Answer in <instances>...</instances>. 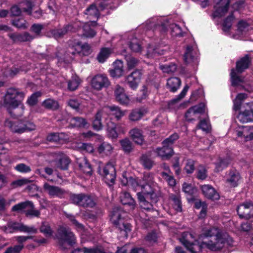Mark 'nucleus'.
Segmentation results:
<instances>
[{
	"label": "nucleus",
	"instance_id": "nucleus-1",
	"mask_svg": "<svg viewBox=\"0 0 253 253\" xmlns=\"http://www.w3.org/2000/svg\"><path fill=\"white\" fill-rule=\"evenodd\" d=\"M203 235L205 237L213 238V240L203 243V245L212 251H217L224 248L228 249L233 245L232 238L218 228H210L204 231Z\"/></svg>",
	"mask_w": 253,
	"mask_h": 253
},
{
	"label": "nucleus",
	"instance_id": "nucleus-2",
	"mask_svg": "<svg viewBox=\"0 0 253 253\" xmlns=\"http://www.w3.org/2000/svg\"><path fill=\"white\" fill-rule=\"evenodd\" d=\"M25 96L23 92H19L14 88L7 89L4 97L3 105L9 110L10 115L15 118L21 117L23 114V107L22 105L16 109L21 105V102Z\"/></svg>",
	"mask_w": 253,
	"mask_h": 253
},
{
	"label": "nucleus",
	"instance_id": "nucleus-3",
	"mask_svg": "<svg viewBox=\"0 0 253 253\" xmlns=\"http://www.w3.org/2000/svg\"><path fill=\"white\" fill-rule=\"evenodd\" d=\"M126 214V213L120 209H117V211H114L113 213H112L113 224L120 230L121 233L124 235L125 238L128 237L132 230L131 225L124 221V218Z\"/></svg>",
	"mask_w": 253,
	"mask_h": 253
},
{
	"label": "nucleus",
	"instance_id": "nucleus-4",
	"mask_svg": "<svg viewBox=\"0 0 253 253\" xmlns=\"http://www.w3.org/2000/svg\"><path fill=\"white\" fill-rule=\"evenodd\" d=\"M4 125L13 133L21 134L26 131H31L36 129V126L32 122L27 121H14L7 119Z\"/></svg>",
	"mask_w": 253,
	"mask_h": 253
},
{
	"label": "nucleus",
	"instance_id": "nucleus-5",
	"mask_svg": "<svg viewBox=\"0 0 253 253\" xmlns=\"http://www.w3.org/2000/svg\"><path fill=\"white\" fill-rule=\"evenodd\" d=\"M250 63L249 56L247 55L236 63V71L232 69L230 73L232 85L237 86L243 83L244 78L238 76L237 73L241 74L249 68Z\"/></svg>",
	"mask_w": 253,
	"mask_h": 253
},
{
	"label": "nucleus",
	"instance_id": "nucleus-6",
	"mask_svg": "<svg viewBox=\"0 0 253 253\" xmlns=\"http://www.w3.org/2000/svg\"><path fill=\"white\" fill-rule=\"evenodd\" d=\"M56 238L59 241L61 247L65 249L64 244L67 243L70 246H73L76 243V237L70 228L60 226L57 230Z\"/></svg>",
	"mask_w": 253,
	"mask_h": 253
},
{
	"label": "nucleus",
	"instance_id": "nucleus-7",
	"mask_svg": "<svg viewBox=\"0 0 253 253\" xmlns=\"http://www.w3.org/2000/svg\"><path fill=\"white\" fill-rule=\"evenodd\" d=\"M178 138V135L177 133H174L166 139L163 142V147L157 148L155 151L158 156L161 157L163 160L169 159L173 154L172 145Z\"/></svg>",
	"mask_w": 253,
	"mask_h": 253
},
{
	"label": "nucleus",
	"instance_id": "nucleus-8",
	"mask_svg": "<svg viewBox=\"0 0 253 253\" xmlns=\"http://www.w3.org/2000/svg\"><path fill=\"white\" fill-rule=\"evenodd\" d=\"M180 241L191 253H197L202 250V245L200 244L194 235L190 232H183L180 238Z\"/></svg>",
	"mask_w": 253,
	"mask_h": 253
},
{
	"label": "nucleus",
	"instance_id": "nucleus-9",
	"mask_svg": "<svg viewBox=\"0 0 253 253\" xmlns=\"http://www.w3.org/2000/svg\"><path fill=\"white\" fill-rule=\"evenodd\" d=\"M0 229L6 234L12 233L16 231L35 233L37 231L34 226H28L22 223L14 221L8 222L6 225L0 226Z\"/></svg>",
	"mask_w": 253,
	"mask_h": 253
},
{
	"label": "nucleus",
	"instance_id": "nucleus-10",
	"mask_svg": "<svg viewBox=\"0 0 253 253\" xmlns=\"http://www.w3.org/2000/svg\"><path fill=\"white\" fill-rule=\"evenodd\" d=\"M233 134L242 141H248L253 138V126L235 125L231 129Z\"/></svg>",
	"mask_w": 253,
	"mask_h": 253
},
{
	"label": "nucleus",
	"instance_id": "nucleus-11",
	"mask_svg": "<svg viewBox=\"0 0 253 253\" xmlns=\"http://www.w3.org/2000/svg\"><path fill=\"white\" fill-rule=\"evenodd\" d=\"M237 211L240 218L250 219L253 218V203L245 202L240 204L237 207Z\"/></svg>",
	"mask_w": 253,
	"mask_h": 253
},
{
	"label": "nucleus",
	"instance_id": "nucleus-12",
	"mask_svg": "<svg viewBox=\"0 0 253 253\" xmlns=\"http://www.w3.org/2000/svg\"><path fill=\"white\" fill-rule=\"evenodd\" d=\"M81 25L80 22L69 24L65 26L63 28L53 29L51 33L54 38L57 39L62 38L69 32H75L77 31L79 27Z\"/></svg>",
	"mask_w": 253,
	"mask_h": 253
},
{
	"label": "nucleus",
	"instance_id": "nucleus-13",
	"mask_svg": "<svg viewBox=\"0 0 253 253\" xmlns=\"http://www.w3.org/2000/svg\"><path fill=\"white\" fill-rule=\"evenodd\" d=\"M110 82L107 76L104 74L94 76L91 81V87L97 90H100L109 85Z\"/></svg>",
	"mask_w": 253,
	"mask_h": 253
},
{
	"label": "nucleus",
	"instance_id": "nucleus-14",
	"mask_svg": "<svg viewBox=\"0 0 253 253\" xmlns=\"http://www.w3.org/2000/svg\"><path fill=\"white\" fill-rule=\"evenodd\" d=\"M230 3V0H219L214 6L215 11L211 14L212 19L221 17L227 12Z\"/></svg>",
	"mask_w": 253,
	"mask_h": 253
},
{
	"label": "nucleus",
	"instance_id": "nucleus-15",
	"mask_svg": "<svg viewBox=\"0 0 253 253\" xmlns=\"http://www.w3.org/2000/svg\"><path fill=\"white\" fill-rule=\"evenodd\" d=\"M205 103H201L190 108L185 114V119L189 122L195 120L198 114L205 112Z\"/></svg>",
	"mask_w": 253,
	"mask_h": 253
},
{
	"label": "nucleus",
	"instance_id": "nucleus-16",
	"mask_svg": "<svg viewBox=\"0 0 253 253\" xmlns=\"http://www.w3.org/2000/svg\"><path fill=\"white\" fill-rule=\"evenodd\" d=\"M246 109L237 116L238 120L242 123L253 122V103L246 104Z\"/></svg>",
	"mask_w": 253,
	"mask_h": 253
},
{
	"label": "nucleus",
	"instance_id": "nucleus-17",
	"mask_svg": "<svg viewBox=\"0 0 253 253\" xmlns=\"http://www.w3.org/2000/svg\"><path fill=\"white\" fill-rule=\"evenodd\" d=\"M142 72L141 70H135L126 78V82L129 86L132 89H135L140 82Z\"/></svg>",
	"mask_w": 253,
	"mask_h": 253
},
{
	"label": "nucleus",
	"instance_id": "nucleus-18",
	"mask_svg": "<svg viewBox=\"0 0 253 253\" xmlns=\"http://www.w3.org/2000/svg\"><path fill=\"white\" fill-rule=\"evenodd\" d=\"M141 192L138 193L137 195L140 194L146 197L147 199H150L152 202H156L157 201V196L156 193L154 192V189L152 185L149 183L141 186Z\"/></svg>",
	"mask_w": 253,
	"mask_h": 253
},
{
	"label": "nucleus",
	"instance_id": "nucleus-19",
	"mask_svg": "<svg viewBox=\"0 0 253 253\" xmlns=\"http://www.w3.org/2000/svg\"><path fill=\"white\" fill-rule=\"evenodd\" d=\"M203 195L205 197L211 200H217L219 195L215 189L210 185H204L201 186Z\"/></svg>",
	"mask_w": 253,
	"mask_h": 253
},
{
	"label": "nucleus",
	"instance_id": "nucleus-20",
	"mask_svg": "<svg viewBox=\"0 0 253 253\" xmlns=\"http://www.w3.org/2000/svg\"><path fill=\"white\" fill-rule=\"evenodd\" d=\"M240 179V174L236 169H230L226 174V183L231 187L237 186Z\"/></svg>",
	"mask_w": 253,
	"mask_h": 253
},
{
	"label": "nucleus",
	"instance_id": "nucleus-21",
	"mask_svg": "<svg viewBox=\"0 0 253 253\" xmlns=\"http://www.w3.org/2000/svg\"><path fill=\"white\" fill-rule=\"evenodd\" d=\"M147 27L161 33H165L167 29L166 24L162 21L161 18H153L149 21Z\"/></svg>",
	"mask_w": 253,
	"mask_h": 253
},
{
	"label": "nucleus",
	"instance_id": "nucleus-22",
	"mask_svg": "<svg viewBox=\"0 0 253 253\" xmlns=\"http://www.w3.org/2000/svg\"><path fill=\"white\" fill-rule=\"evenodd\" d=\"M198 51L195 46L188 45L187 46L183 59L186 63L193 62L198 57Z\"/></svg>",
	"mask_w": 253,
	"mask_h": 253
},
{
	"label": "nucleus",
	"instance_id": "nucleus-23",
	"mask_svg": "<svg viewBox=\"0 0 253 253\" xmlns=\"http://www.w3.org/2000/svg\"><path fill=\"white\" fill-rule=\"evenodd\" d=\"M107 109H111L110 108H104L103 110H100L98 111L95 116V118L93 122V127L94 129L99 130L101 129L102 128V124L101 122V117H103L104 118H106L105 117V112H106V110ZM106 119V124L107 125H109V124L110 123V120L109 119Z\"/></svg>",
	"mask_w": 253,
	"mask_h": 253
},
{
	"label": "nucleus",
	"instance_id": "nucleus-24",
	"mask_svg": "<svg viewBox=\"0 0 253 253\" xmlns=\"http://www.w3.org/2000/svg\"><path fill=\"white\" fill-rule=\"evenodd\" d=\"M43 189L51 197H58L61 198L65 193L64 191L61 188L57 186L50 185L47 183L44 184Z\"/></svg>",
	"mask_w": 253,
	"mask_h": 253
},
{
	"label": "nucleus",
	"instance_id": "nucleus-25",
	"mask_svg": "<svg viewBox=\"0 0 253 253\" xmlns=\"http://www.w3.org/2000/svg\"><path fill=\"white\" fill-rule=\"evenodd\" d=\"M8 36L14 42L30 41L34 39V37L27 32L23 34L10 33Z\"/></svg>",
	"mask_w": 253,
	"mask_h": 253
},
{
	"label": "nucleus",
	"instance_id": "nucleus-26",
	"mask_svg": "<svg viewBox=\"0 0 253 253\" xmlns=\"http://www.w3.org/2000/svg\"><path fill=\"white\" fill-rule=\"evenodd\" d=\"M81 23V26L79 27L78 30L83 26V35L87 38H92L94 37L96 32H95L93 27L96 25V21L95 20L90 21V22L86 23L83 26Z\"/></svg>",
	"mask_w": 253,
	"mask_h": 253
},
{
	"label": "nucleus",
	"instance_id": "nucleus-27",
	"mask_svg": "<svg viewBox=\"0 0 253 253\" xmlns=\"http://www.w3.org/2000/svg\"><path fill=\"white\" fill-rule=\"evenodd\" d=\"M120 199L122 204L124 205H127L131 209H134L135 207V202L129 193L126 192L121 193Z\"/></svg>",
	"mask_w": 253,
	"mask_h": 253
},
{
	"label": "nucleus",
	"instance_id": "nucleus-28",
	"mask_svg": "<svg viewBox=\"0 0 253 253\" xmlns=\"http://www.w3.org/2000/svg\"><path fill=\"white\" fill-rule=\"evenodd\" d=\"M111 169V164L108 162L103 168L101 169L99 168L98 171L99 174L102 176L103 181L108 185L109 187H111V175L110 174L109 171Z\"/></svg>",
	"mask_w": 253,
	"mask_h": 253
},
{
	"label": "nucleus",
	"instance_id": "nucleus-29",
	"mask_svg": "<svg viewBox=\"0 0 253 253\" xmlns=\"http://www.w3.org/2000/svg\"><path fill=\"white\" fill-rule=\"evenodd\" d=\"M84 13L90 20L97 19L99 16V12L94 3L90 4L84 11Z\"/></svg>",
	"mask_w": 253,
	"mask_h": 253
},
{
	"label": "nucleus",
	"instance_id": "nucleus-30",
	"mask_svg": "<svg viewBox=\"0 0 253 253\" xmlns=\"http://www.w3.org/2000/svg\"><path fill=\"white\" fill-rule=\"evenodd\" d=\"M148 110L144 108L133 110L129 114V119L132 121H137L147 114Z\"/></svg>",
	"mask_w": 253,
	"mask_h": 253
},
{
	"label": "nucleus",
	"instance_id": "nucleus-31",
	"mask_svg": "<svg viewBox=\"0 0 253 253\" xmlns=\"http://www.w3.org/2000/svg\"><path fill=\"white\" fill-rule=\"evenodd\" d=\"M91 50L90 45L84 43L82 44L78 42L76 44V52L82 54L83 55L87 56L91 53Z\"/></svg>",
	"mask_w": 253,
	"mask_h": 253
},
{
	"label": "nucleus",
	"instance_id": "nucleus-32",
	"mask_svg": "<svg viewBox=\"0 0 253 253\" xmlns=\"http://www.w3.org/2000/svg\"><path fill=\"white\" fill-rule=\"evenodd\" d=\"M114 69H112V77H120L123 74V63L118 60L113 63Z\"/></svg>",
	"mask_w": 253,
	"mask_h": 253
},
{
	"label": "nucleus",
	"instance_id": "nucleus-33",
	"mask_svg": "<svg viewBox=\"0 0 253 253\" xmlns=\"http://www.w3.org/2000/svg\"><path fill=\"white\" fill-rule=\"evenodd\" d=\"M129 134L134 142L138 144H142L144 138L141 130L135 128L129 131Z\"/></svg>",
	"mask_w": 253,
	"mask_h": 253
},
{
	"label": "nucleus",
	"instance_id": "nucleus-34",
	"mask_svg": "<svg viewBox=\"0 0 253 253\" xmlns=\"http://www.w3.org/2000/svg\"><path fill=\"white\" fill-rule=\"evenodd\" d=\"M181 84L180 79L176 77L169 79L167 81V86L172 92H175Z\"/></svg>",
	"mask_w": 253,
	"mask_h": 253
},
{
	"label": "nucleus",
	"instance_id": "nucleus-35",
	"mask_svg": "<svg viewBox=\"0 0 253 253\" xmlns=\"http://www.w3.org/2000/svg\"><path fill=\"white\" fill-rule=\"evenodd\" d=\"M247 94L244 93H239L234 100L233 109L234 111H238L240 109L243 102L247 98Z\"/></svg>",
	"mask_w": 253,
	"mask_h": 253
},
{
	"label": "nucleus",
	"instance_id": "nucleus-36",
	"mask_svg": "<svg viewBox=\"0 0 253 253\" xmlns=\"http://www.w3.org/2000/svg\"><path fill=\"white\" fill-rule=\"evenodd\" d=\"M42 106L47 109L53 111L57 110L59 107L58 102L51 98L45 100L42 102Z\"/></svg>",
	"mask_w": 253,
	"mask_h": 253
},
{
	"label": "nucleus",
	"instance_id": "nucleus-37",
	"mask_svg": "<svg viewBox=\"0 0 253 253\" xmlns=\"http://www.w3.org/2000/svg\"><path fill=\"white\" fill-rule=\"evenodd\" d=\"M138 198L140 201V206L142 209L147 211H153L152 204L146 200L147 199L146 197H144L143 195H141L140 194H139Z\"/></svg>",
	"mask_w": 253,
	"mask_h": 253
},
{
	"label": "nucleus",
	"instance_id": "nucleus-38",
	"mask_svg": "<svg viewBox=\"0 0 253 253\" xmlns=\"http://www.w3.org/2000/svg\"><path fill=\"white\" fill-rule=\"evenodd\" d=\"M132 38L130 39L128 42V45L130 49L133 52H139L141 51L142 47L140 43L139 40L132 36Z\"/></svg>",
	"mask_w": 253,
	"mask_h": 253
},
{
	"label": "nucleus",
	"instance_id": "nucleus-39",
	"mask_svg": "<svg viewBox=\"0 0 253 253\" xmlns=\"http://www.w3.org/2000/svg\"><path fill=\"white\" fill-rule=\"evenodd\" d=\"M231 162V160L228 158L224 159L219 158L218 161L215 163V170L217 172L222 170L224 169L227 168Z\"/></svg>",
	"mask_w": 253,
	"mask_h": 253
},
{
	"label": "nucleus",
	"instance_id": "nucleus-40",
	"mask_svg": "<svg viewBox=\"0 0 253 253\" xmlns=\"http://www.w3.org/2000/svg\"><path fill=\"white\" fill-rule=\"evenodd\" d=\"M169 198L173 202L172 206L175 211L177 212L181 211L182 206L180 196L178 195L171 194Z\"/></svg>",
	"mask_w": 253,
	"mask_h": 253
},
{
	"label": "nucleus",
	"instance_id": "nucleus-41",
	"mask_svg": "<svg viewBox=\"0 0 253 253\" xmlns=\"http://www.w3.org/2000/svg\"><path fill=\"white\" fill-rule=\"evenodd\" d=\"M69 164L70 160L69 158L63 154L60 156V158L57 161V167L62 169H67Z\"/></svg>",
	"mask_w": 253,
	"mask_h": 253
},
{
	"label": "nucleus",
	"instance_id": "nucleus-42",
	"mask_svg": "<svg viewBox=\"0 0 253 253\" xmlns=\"http://www.w3.org/2000/svg\"><path fill=\"white\" fill-rule=\"evenodd\" d=\"M34 3V0H26L20 3V6L23 11L27 12L28 14H31Z\"/></svg>",
	"mask_w": 253,
	"mask_h": 253
},
{
	"label": "nucleus",
	"instance_id": "nucleus-43",
	"mask_svg": "<svg viewBox=\"0 0 253 253\" xmlns=\"http://www.w3.org/2000/svg\"><path fill=\"white\" fill-rule=\"evenodd\" d=\"M79 166L84 173L89 175L91 174L92 169L91 166L85 158H83L82 162L79 163Z\"/></svg>",
	"mask_w": 253,
	"mask_h": 253
},
{
	"label": "nucleus",
	"instance_id": "nucleus-44",
	"mask_svg": "<svg viewBox=\"0 0 253 253\" xmlns=\"http://www.w3.org/2000/svg\"><path fill=\"white\" fill-rule=\"evenodd\" d=\"M82 201L83 205H81V207H83L92 208L95 205V203L92 197L87 194L84 193L83 200Z\"/></svg>",
	"mask_w": 253,
	"mask_h": 253
},
{
	"label": "nucleus",
	"instance_id": "nucleus-45",
	"mask_svg": "<svg viewBox=\"0 0 253 253\" xmlns=\"http://www.w3.org/2000/svg\"><path fill=\"white\" fill-rule=\"evenodd\" d=\"M110 53V49L109 48L104 47L101 48L97 56L98 62L103 63L108 58Z\"/></svg>",
	"mask_w": 253,
	"mask_h": 253
},
{
	"label": "nucleus",
	"instance_id": "nucleus-46",
	"mask_svg": "<svg viewBox=\"0 0 253 253\" xmlns=\"http://www.w3.org/2000/svg\"><path fill=\"white\" fill-rule=\"evenodd\" d=\"M32 182V181L29 178H22L12 181L10 183V187L12 188H16L27 185Z\"/></svg>",
	"mask_w": 253,
	"mask_h": 253
},
{
	"label": "nucleus",
	"instance_id": "nucleus-47",
	"mask_svg": "<svg viewBox=\"0 0 253 253\" xmlns=\"http://www.w3.org/2000/svg\"><path fill=\"white\" fill-rule=\"evenodd\" d=\"M80 83L81 80L79 77L77 76H73L71 79L68 82V89L72 91L77 89Z\"/></svg>",
	"mask_w": 253,
	"mask_h": 253
},
{
	"label": "nucleus",
	"instance_id": "nucleus-48",
	"mask_svg": "<svg viewBox=\"0 0 253 253\" xmlns=\"http://www.w3.org/2000/svg\"><path fill=\"white\" fill-rule=\"evenodd\" d=\"M28 206H33V203L30 201H25L20 203L12 207V211H20L25 210Z\"/></svg>",
	"mask_w": 253,
	"mask_h": 253
},
{
	"label": "nucleus",
	"instance_id": "nucleus-49",
	"mask_svg": "<svg viewBox=\"0 0 253 253\" xmlns=\"http://www.w3.org/2000/svg\"><path fill=\"white\" fill-rule=\"evenodd\" d=\"M125 59L129 69H132L135 66H137L140 63V61L138 59L131 55L126 56Z\"/></svg>",
	"mask_w": 253,
	"mask_h": 253
},
{
	"label": "nucleus",
	"instance_id": "nucleus-50",
	"mask_svg": "<svg viewBox=\"0 0 253 253\" xmlns=\"http://www.w3.org/2000/svg\"><path fill=\"white\" fill-rule=\"evenodd\" d=\"M234 18L233 14L232 13L224 20L222 24L223 30L224 32H228L230 29Z\"/></svg>",
	"mask_w": 253,
	"mask_h": 253
},
{
	"label": "nucleus",
	"instance_id": "nucleus-51",
	"mask_svg": "<svg viewBox=\"0 0 253 253\" xmlns=\"http://www.w3.org/2000/svg\"><path fill=\"white\" fill-rule=\"evenodd\" d=\"M84 193H80L78 194H73L70 195V200L72 203L81 206L83 205L82 200Z\"/></svg>",
	"mask_w": 253,
	"mask_h": 253
},
{
	"label": "nucleus",
	"instance_id": "nucleus-52",
	"mask_svg": "<svg viewBox=\"0 0 253 253\" xmlns=\"http://www.w3.org/2000/svg\"><path fill=\"white\" fill-rule=\"evenodd\" d=\"M211 128V125L208 119L201 120L197 126V128L201 129L206 132H209Z\"/></svg>",
	"mask_w": 253,
	"mask_h": 253
},
{
	"label": "nucleus",
	"instance_id": "nucleus-53",
	"mask_svg": "<svg viewBox=\"0 0 253 253\" xmlns=\"http://www.w3.org/2000/svg\"><path fill=\"white\" fill-rule=\"evenodd\" d=\"M40 231L46 236L50 237L53 234V231L51 229L49 224L47 222H43L40 228Z\"/></svg>",
	"mask_w": 253,
	"mask_h": 253
},
{
	"label": "nucleus",
	"instance_id": "nucleus-54",
	"mask_svg": "<svg viewBox=\"0 0 253 253\" xmlns=\"http://www.w3.org/2000/svg\"><path fill=\"white\" fill-rule=\"evenodd\" d=\"M72 125L76 127H84L87 125V122L85 120L82 118L75 117L71 120Z\"/></svg>",
	"mask_w": 253,
	"mask_h": 253
},
{
	"label": "nucleus",
	"instance_id": "nucleus-55",
	"mask_svg": "<svg viewBox=\"0 0 253 253\" xmlns=\"http://www.w3.org/2000/svg\"><path fill=\"white\" fill-rule=\"evenodd\" d=\"M66 217L72 222V224L77 229L83 230L84 226L82 224L79 223L76 219L74 215L69 214L67 212L65 213Z\"/></svg>",
	"mask_w": 253,
	"mask_h": 253
},
{
	"label": "nucleus",
	"instance_id": "nucleus-56",
	"mask_svg": "<svg viewBox=\"0 0 253 253\" xmlns=\"http://www.w3.org/2000/svg\"><path fill=\"white\" fill-rule=\"evenodd\" d=\"M169 174L166 172H162L161 175L164 180L167 182L169 186L173 187L176 184V181L173 176Z\"/></svg>",
	"mask_w": 253,
	"mask_h": 253
},
{
	"label": "nucleus",
	"instance_id": "nucleus-57",
	"mask_svg": "<svg viewBox=\"0 0 253 253\" xmlns=\"http://www.w3.org/2000/svg\"><path fill=\"white\" fill-rule=\"evenodd\" d=\"M31 208L30 209L27 210L25 211V215L28 217H39L41 215V212L39 210L34 209V206L33 207L29 206Z\"/></svg>",
	"mask_w": 253,
	"mask_h": 253
},
{
	"label": "nucleus",
	"instance_id": "nucleus-58",
	"mask_svg": "<svg viewBox=\"0 0 253 253\" xmlns=\"http://www.w3.org/2000/svg\"><path fill=\"white\" fill-rule=\"evenodd\" d=\"M160 68L163 72L169 74L176 71V65L175 64L161 65Z\"/></svg>",
	"mask_w": 253,
	"mask_h": 253
},
{
	"label": "nucleus",
	"instance_id": "nucleus-59",
	"mask_svg": "<svg viewBox=\"0 0 253 253\" xmlns=\"http://www.w3.org/2000/svg\"><path fill=\"white\" fill-rule=\"evenodd\" d=\"M170 33L172 36L177 37L182 35L181 28L176 24H172L170 26Z\"/></svg>",
	"mask_w": 253,
	"mask_h": 253
},
{
	"label": "nucleus",
	"instance_id": "nucleus-60",
	"mask_svg": "<svg viewBox=\"0 0 253 253\" xmlns=\"http://www.w3.org/2000/svg\"><path fill=\"white\" fill-rule=\"evenodd\" d=\"M14 169L18 172L23 173H28L31 171V168L24 163L17 164L14 167Z\"/></svg>",
	"mask_w": 253,
	"mask_h": 253
},
{
	"label": "nucleus",
	"instance_id": "nucleus-61",
	"mask_svg": "<svg viewBox=\"0 0 253 253\" xmlns=\"http://www.w3.org/2000/svg\"><path fill=\"white\" fill-rule=\"evenodd\" d=\"M120 143L123 150L126 153H129L132 149V143L127 139L120 141Z\"/></svg>",
	"mask_w": 253,
	"mask_h": 253
},
{
	"label": "nucleus",
	"instance_id": "nucleus-62",
	"mask_svg": "<svg viewBox=\"0 0 253 253\" xmlns=\"http://www.w3.org/2000/svg\"><path fill=\"white\" fill-rule=\"evenodd\" d=\"M207 176V170L206 168L203 166H199L197 171V178L200 180H204Z\"/></svg>",
	"mask_w": 253,
	"mask_h": 253
},
{
	"label": "nucleus",
	"instance_id": "nucleus-63",
	"mask_svg": "<svg viewBox=\"0 0 253 253\" xmlns=\"http://www.w3.org/2000/svg\"><path fill=\"white\" fill-rule=\"evenodd\" d=\"M195 161L192 159H188L184 167V170L187 174L192 173L195 170Z\"/></svg>",
	"mask_w": 253,
	"mask_h": 253
},
{
	"label": "nucleus",
	"instance_id": "nucleus-64",
	"mask_svg": "<svg viewBox=\"0 0 253 253\" xmlns=\"http://www.w3.org/2000/svg\"><path fill=\"white\" fill-rule=\"evenodd\" d=\"M140 161L145 168L147 169H150L153 166V161L146 155L142 156Z\"/></svg>",
	"mask_w": 253,
	"mask_h": 253
}]
</instances>
